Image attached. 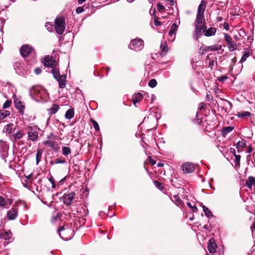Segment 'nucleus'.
Returning a JSON list of instances; mask_svg holds the SVG:
<instances>
[{
	"mask_svg": "<svg viewBox=\"0 0 255 255\" xmlns=\"http://www.w3.org/2000/svg\"><path fill=\"white\" fill-rule=\"evenodd\" d=\"M205 2L204 0H202L198 7L197 16L194 23L195 27V33L196 34V39L200 36L202 33H204L207 28L205 24L203 23L204 21V13L205 10Z\"/></svg>",
	"mask_w": 255,
	"mask_h": 255,
	"instance_id": "obj_1",
	"label": "nucleus"
},
{
	"mask_svg": "<svg viewBox=\"0 0 255 255\" xmlns=\"http://www.w3.org/2000/svg\"><path fill=\"white\" fill-rule=\"evenodd\" d=\"M65 18L64 17H57L55 20V29L56 32L61 34L65 28Z\"/></svg>",
	"mask_w": 255,
	"mask_h": 255,
	"instance_id": "obj_2",
	"label": "nucleus"
},
{
	"mask_svg": "<svg viewBox=\"0 0 255 255\" xmlns=\"http://www.w3.org/2000/svg\"><path fill=\"white\" fill-rule=\"evenodd\" d=\"M38 128L36 126L29 127L27 128L28 137L33 141H36L38 137Z\"/></svg>",
	"mask_w": 255,
	"mask_h": 255,
	"instance_id": "obj_3",
	"label": "nucleus"
},
{
	"mask_svg": "<svg viewBox=\"0 0 255 255\" xmlns=\"http://www.w3.org/2000/svg\"><path fill=\"white\" fill-rule=\"evenodd\" d=\"M129 47L134 51L141 50L143 47V41L140 39L132 40L130 42Z\"/></svg>",
	"mask_w": 255,
	"mask_h": 255,
	"instance_id": "obj_4",
	"label": "nucleus"
},
{
	"mask_svg": "<svg viewBox=\"0 0 255 255\" xmlns=\"http://www.w3.org/2000/svg\"><path fill=\"white\" fill-rule=\"evenodd\" d=\"M44 90L40 86H34L30 89L29 91L30 95L33 98L41 97L42 93H44Z\"/></svg>",
	"mask_w": 255,
	"mask_h": 255,
	"instance_id": "obj_5",
	"label": "nucleus"
},
{
	"mask_svg": "<svg viewBox=\"0 0 255 255\" xmlns=\"http://www.w3.org/2000/svg\"><path fill=\"white\" fill-rule=\"evenodd\" d=\"M60 237L65 241H68L71 239V237H66V234L72 232V230L70 228H65L64 226L60 227L57 230Z\"/></svg>",
	"mask_w": 255,
	"mask_h": 255,
	"instance_id": "obj_6",
	"label": "nucleus"
},
{
	"mask_svg": "<svg viewBox=\"0 0 255 255\" xmlns=\"http://www.w3.org/2000/svg\"><path fill=\"white\" fill-rule=\"evenodd\" d=\"M43 63L45 66L51 68L56 67L57 62L52 56H46L44 58Z\"/></svg>",
	"mask_w": 255,
	"mask_h": 255,
	"instance_id": "obj_7",
	"label": "nucleus"
},
{
	"mask_svg": "<svg viewBox=\"0 0 255 255\" xmlns=\"http://www.w3.org/2000/svg\"><path fill=\"white\" fill-rule=\"evenodd\" d=\"M182 170L184 173H191L195 170V166L193 163L187 162L182 165Z\"/></svg>",
	"mask_w": 255,
	"mask_h": 255,
	"instance_id": "obj_8",
	"label": "nucleus"
},
{
	"mask_svg": "<svg viewBox=\"0 0 255 255\" xmlns=\"http://www.w3.org/2000/svg\"><path fill=\"white\" fill-rule=\"evenodd\" d=\"M75 194L74 192H71L68 194H65L63 196V202L65 204L70 205L73 202L75 197Z\"/></svg>",
	"mask_w": 255,
	"mask_h": 255,
	"instance_id": "obj_9",
	"label": "nucleus"
},
{
	"mask_svg": "<svg viewBox=\"0 0 255 255\" xmlns=\"http://www.w3.org/2000/svg\"><path fill=\"white\" fill-rule=\"evenodd\" d=\"M32 50V47L31 46L29 45H24L21 47L20 52L21 56L23 57H25L29 55Z\"/></svg>",
	"mask_w": 255,
	"mask_h": 255,
	"instance_id": "obj_10",
	"label": "nucleus"
},
{
	"mask_svg": "<svg viewBox=\"0 0 255 255\" xmlns=\"http://www.w3.org/2000/svg\"><path fill=\"white\" fill-rule=\"evenodd\" d=\"M44 144L50 147L55 152H57L60 148L58 143L52 140L45 141Z\"/></svg>",
	"mask_w": 255,
	"mask_h": 255,
	"instance_id": "obj_11",
	"label": "nucleus"
},
{
	"mask_svg": "<svg viewBox=\"0 0 255 255\" xmlns=\"http://www.w3.org/2000/svg\"><path fill=\"white\" fill-rule=\"evenodd\" d=\"M15 130V126L13 124L6 125L3 129V132L6 134H10L14 132Z\"/></svg>",
	"mask_w": 255,
	"mask_h": 255,
	"instance_id": "obj_12",
	"label": "nucleus"
},
{
	"mask_svg": "<svg viewBox=\"0 0 255 255\" xmlns=\"http://www.w3.org/2000/svg\"><path fill=\"white\" fill-rule=\"evenodd\" d=\"M14 104L15 108L18 110L19 114L23 115L24 114L25 107L22 105L21 102L16 100L14 101Z\"/></svg>",
	"mask_w": 255,
	"mask_h": 255,
	"instance_id": "obj_13",
	"label": "nucleus"
},
{
	"mask_svg": "<svg viewBox=\"0 0 255 255\" xmlns=\"http://www.w3.org/2000/svg\"><path fill=\"white\" fill-rule=\"evenodd\" d=\"M7 216L10 220L15 219L17 216V210L15 208H11L7 212Z\"/></svg>",
	"mask_w": 255,
	"mask_h": 255,
	"instance_id": "obj_14",
	"label": "nucleus"
},
{
	"mask_svg": "<svg viewBox=\"0 0 255 255\" xmlns=\"http://www.w3.org/2000/svg\"><path fill=\"white\" fill-rule=\"evenodd\" d=\"M208 249L210 254H213L215 253L217 249V245L216 243L212 241V240H210L208 245Z\"/></svg>",
	"mask_w": 255,
	"mask_h": 255,
	"instance_id": "obj_15",
	"label": "nucleus"
},
{
	"mask_svg": "<svg viewBox=\"0 0 255 255\" xmlns=\"http://www.w3.org/2000/svg\"><path fill=\"white\" fill-rule=\"evenodd\" d=\"M66 75H63L56 79L59 83V86L60 88H64L65 87L66 84Z\"/></svg>",
	"mask_w": 255,
	"mask_h": 255,
	"instance_id": "obj_16",
	"label": "nucleus"
},
{
	"mask_svg": "<svg viewBox=\"0 0 255 255\" xmlns=\"http://www.w3.org/2000/svg\"><path fill=\"white\" fill-rule=\"evenodd\" d=\"M24 135V133L22 130H18V131H16V132L13 134L12 141L13 142L16 141L17 140L21 139Z\"/></svg>",
	"mask_w": 255,
	"mask_h": 255,
	"instance_id": "obj_17",
	"label": "nucleus"
},
{
	"mask_svg": "<svg viewBox=\"0 0 255 255\" xmlns=\"http://www.w3.org/2000/svg\"><path fill=\"white\" fill-rule=\"evenodd\" d=\"M11 233L10 231H5L3 230L2 231L0 234V238L5 241L9 240L11 238Z\"/></svg>",
	"mask_w": 255,
	"mask_h": 255,
	"instance_id": "obj_18",
	"label": "nucleus"
},
{
	"mask_svg": "<svg viewBox=\"0 0 255 255\" xmlns=\"http://www.w3.org/2000/svg\"><path fill=\"white\" fill-rule=\"evenodd\" d=\"M216 29L214 27H210L208 29H206L204 31V35L207 37L212 36L215 35Z\"/></svg>",
	"mask_w": 255,
	"mask_h": 255,
	"instance_id": "obj_19",
	"label": "nucleus"
},
{
	"mask_svg": "<svg viewBox=\"0 0 255 255\" xmlns=\"http://www.w3.org/2000/svg\"><path fill=\"white\" fill-rule=\"evenodd\" d=\"M234 128V127L232 126L224 127L222 129V135L223 136L226 137L228 133L231 132L233 130Z\"/></svg>",
	"mask_w": 255,
	"mask_h": 255,
	"instance_id": "obj_20",
	"label": "nucleus"
},
{
	"mask_svg": "<svg viewBox=\"0 0 255 255\" xmlns=\"http://www.w3.org/2000/svg\"><path fill=\"white\" fill-rule=\"evenodd\" d=\"M143 99L142 95L140 93H137L135 94L132 98L133 104L134 105L137 103L139 102Z\"/></svg>",
	"mask_w": 255,
	"mask_h": 255,
	"instance_id": "obj_21",
	"label": "nucleus"
},
{
	"mask_svg": "<svg viewBox=\"0 0 255 255\" xmlns=\"http://www.w3.org/2000/svg\"><path fill=\"white\" fill-rule=\"evenodd\" d=\"M246 184L249 188H251L253 186L255 185V177L249 176L247 180Z\"/></svg>",
	"mask_w": 255,
	"mask_h": 255,
	"instance_id": "obj_22",
	"label": "nucleus"
},
{
	"mask_svg": "<svg viewBox=\"0 0 255 255\" xmlns=\"http://www.w3.org/2000/svg\"><path fill=\"white\" fill-rule=\"evenodd\" d=\"M74 116V109L71 108V109H68L66 113H65V117L66 119H68V120H70L72 118H73Z\"/></svg>",
	"mask_w": 255,
	"mask_h": 255,
	"instance_id": "obj_23",
	"label": "nucleus"
},
{
	"mask_svg": "<svg viewBox=\"0 0 255 255\" xmlns=\"http://www.w3.org/2000/svg\"><path fill=\"white\" fill-rule=\"evenodd\" d=\"M178 29V25L174 23L171 26L170 30L168 33L169 35H175L176 32Z\"/></svg>",
	"mask_w": 255,
	"mask_h": 255,
	"instance_id": "obj_24",
	"label": "nucleus"
},
{
	"mask_svg": "<svg viewBox=\"0 0 255 255\" xmlns=\"http://www.w3.org/2000/svg\"><path fill=\"white\" fill-rule=\"evenodd\" d=\"M236 115L238 118H244L245 117H250L251 115V114L249 112L242 111L238 112Z\"/></svg>",
	"mask_w": 255,
	"mask_h": 255,
	"instance_id": "obj_25",
	"label": "nucleus"
},
{
	"mask_svg": "<svg viewBox=\"0 0 255 255\" xmlns=\"http://www.w3.org/2000/svg\"><path fill=\"white\" fill-rule=\"evenodd\" d=\"M62 154L64 156H67L68 155L70 154L71 153V148L68 146H63L62 147Z\"/></svg>",
	"mask_w": 255,
	"mask_h": 255,
	"instance_id": "obj_26",
	"label": "nucleus"
},
{
	"mask_svg": "<svg viewBox=\"0 0 255 255\" xmlns=\"http://www.w3.org/2000/svg\"><path fill=\"white\" fill-rule=\"evenodd\" d=\"M222 48L221 45H214L210 46H208L206 48V49L208 50L216 51L220 50Z\"/></svg>",
	"mask_w": 255,
	"mask_h": 255,
	"instance_id": "obj_27",
	"label": "nucleus"
},
{
	"mask_svg": "<svg viewBox=\"0 0 255 255\" xmlns=\"http://www.w3.org/2000/svg\"><path fill=\"white\" fill-rule=\"evenodd\" d=\"M51 73H52L54 78L56 80L61 76V75L60 74L59 69L55 68V67L51 68Z\"/></svg>",
	"mask_w": 255,
	"mask_h": 255,
	"instance_id": "obj_28",
	"label": "nucleus"
},
{
	"mask_svg": "<svg viewBox=\"0 0 255 255\" xmlns=\"http://www.w3.org/2000/svg\"><path fill=\"white\" fill-rule=\"evenodd\" d=\"M174 197V202H175V203L176 204V205L181 208L183 205V203L182 201V200H181V199L180 198V197L177 196V195H175L173 196Z\"/></svg>",
	"mask_w": 255,
	"mask_h": 255,
	"instance_id": "obj_29",
	"label": "nucleus"
},
{
	"mask_svg": "<svg viewBox=\"0 0 255 255\" xmlns=\"http://www.w3.org/2000/svg\"><path fill=\"white\" fill-rule=\"evenodd\" d=\"M160 49L162 52L166 53L168 50V46L166 41H163L161 42L160 44Z\"/></svg>",
	"mask_w": 255,
	"mask_h": 255,
	"instance_id": "obj_30",
	"label": "nucleus"
},
{
	"mask_svg": "<svg viewBox=\"0 0 255 255\" xmlns=\"http://www.w3.org/2000/svg\"><path fill=\"white\" fill-rule=\"evenodd\" d=\"M250 55H251V53H250L249 50H248L247 51H245L241 59L240 62L241 63H243V62L246 61L247 58H248Z\"/></svg>",
	"mask_w": 255,
	"mask_h": 255,
	"instance_id": "obj_31",
	"label": "nucleus"
},
{
	"mask_svg": "<svg viewBox=\"0 0 255 255\" xmlns=\"http://www.w3.org/2000/svg\"><path fill=\"white\" fill-rule=\"evenodd\" d=\"M202 208H203V210L205 213V215L208 218H211L212 217H213V215H212L211 211H210L209 210V209L207 207H206L205 206H203Z\"/></svg>",
	"mask_w": 255,
	"mask_h": 255,
	"instance_id": "obj_32",
	"label": "nucleus"
},
{
	"mask_svg": "<svg viewBox=\"0 0 255 255\" xmlns=\"http://www.w3.org/2000/svg\"><path fill=\"white\" fill-rule=\"evenodd\" d=\"M42 157V151L40 149H38L36 154V164L38 165L41 160Z\"/></svg>",
	"mask_w": 255,
	"mask_h": 255,
	"instance_id": "obj_33",
	"label": "nucleus"
},
{
	"mask_svg": "<svg viewBox=\"0 0 255 255\" xmlns=\"http://www.w3.org/2000/svg\"><path fill=\"white\" fill-rule=\"evenodd\" d=\"M59 107L57 105L53 104L52 107L49 109L50 114H55L59 110Z\"/></svg>",
	"mask_w": 255,
	"mask_h": 255,
	"instance_id": "obj_34",
	"label": "nucleus"
},
{
	"mask_svg": "<svg viewBox=\"0 0 255 255\" xmlns=\"http://www.w3.org/2000/svg\"><path fill=\"white\" fill-rule=\"evenodd\" d=\"M228 46L230 51H233L237 48L236 43L233 41L228 44Z\"/></svg>",
	"mask_w": 255,
	"mask_h": 255,
	"instance_id": "obj_35",
	"label": "nucleus"
},
{
	"mask_svg": "<svg viewBox=\"0 0 255 255\" xmlns=\"http://www.w3.org/2000/svg\"><path fill=\"white\" fill-rule=\"evenodd\" d=\"M187 205L188 207L189 208H190L193 212H196L197 211V208L196 207L195 204H194V203L191 204L190 202H188L187 203Z\"/></svg>",
	"mask_w": 255,
	"mask_h": 255,
	"instance_id": "obj_36",
	"label": "nucleus"
},
{
	"mask_svg": "<svg viewBox=\"0 0 255 255\" xmlns=\"http://www.w3.org/2000/svg\"><path fill=\"white\" fill-rule=\"evenodd\" d=\"M246 145V142L245 140H242L238 142L237 144V148H244Z\"/></svg>",
	"mask_w": 255,
	"mask_h": 255,
	"instance_id": "obj_37",
	"label": "nucleus"
},
{
	"mask_svg": "<svg viewBox=\"0 0 255 255\" xmlns=\"http://www.w3.org/2000/svg\"><path fill=\"white\" fill-rule=\"evenodd\" d=\"M157 85V82L155 79H151L148 82V86L151 88H154Z\"/></svg>",
	"mask_w": 255,
	"mask_h": 255,
	"instance_id": "obj_38",
	"label": "nucleus"
},
{
	"mask_svg": "<svg viewBox=\"0 0 255 255\" xmlns=\"http://www.w3.org/2000/svg\"><path fill=\"white\" fill-rule=\"evenodd\" d=\"M224 36L225 40L227 42V44H228L229 43H231V42L232 41V39L231 37L228 34L225 33H224Z\"/></svg>",
	"mask_w": 255,
	"mask_h": 255,
	"instance_id": "obj_39",
	"label": "nucleus"
},
{
	"mask_svg": "<svg viewBox=\"0 0 255 255\" xmlns=\"http://www.w3.org/2000/svg\"><path fill=\"white\" fill-rule=\"evenodd\" d=\"M66 162V160L63 158H57L55 161V164H64Z\"/></svg>",
	"mask_w": 255,
	"mask_h": 255,
	"instance_id": "obj_40",
	"label": "nucleus"
},
{
	"mask_svg": "<svg viewBox=\"0 0 255 255\" xmlns=\"http://www.w3.org/2000/svg\"><path fill=\"white\" fill-rule=\"evenodd\" d=\"M91 122L92 123V124L95 130L97 131L99 130L100 128L98 123L93 119H91Z\"/></svg>",
	"mask_w": 255,
	"mask_h": 255,
	"instance_id": "obj_41",
	"label": "nucleus"
},
{
	"mask_svg": "<svg viewBox=\"0 0 255 255\" xmlns=\"http://www.w3.org/2000/svg\"><path fill=\"white\" fill-rule=\"evenodd\" d=\"M153 183L157 188L160 190L163 189V186L162 184L158 181H154Z\"/></svg>",
	"mask_w": 255,
	"mask_h": 255,
	"instance_id": "obj_42",
	"label": "nucleus"
},
{
	"mask_svg": "<svg viewBox=\"0 0 255 255\" xmlns=\"http://www.w3.org/2000/svg\"><path fill=\"white\" fill-rule=\"evenodd\" d=\"M6 200L4 197L0 196V207H4L6 204Z\"/></svg>",
	"mask_w": 255,
	"mask_h": 255,
	"instance_id": "obj_43",
	"label": "nucleus"
},
{
	"mask_svg": "<svg viewBox=\"0 0 255 255\" xmlns=\"http://www.w3.org/2000/svg\"><path fill=\"white\" fill-rule=\"evenodd\" d=\"M45 26L49 32L52 31V25L49 22H46L45 24Z\"/></svg>",
	"mask_w": 255,
	"mask_h": 255,
	"instance_id": "obj_44",
	"label": "nucleus"
},
{
	"mask_svg": "<svg viewBox=\"0 0 255 255\" xmlns=\"http://www.w3.org/2000/svg\"><path fill=\"white\" fill-rule=\"evenodd\" d=\"M11 102L7 100L3 105L2 107L3 109H6L10 107L11 105Z\"/></svg>",
	"mask_w": 255,
	"mask_h": 255,
	"instance_id": "obj_45",
	"label": "nucleus"
},
{
	"mask_svg": "<svg viewBox=\"0 0 255 255\" xmlns=\"http://www.w3.org/2000/svg\"><path fill=\"white\" fill-rule=\"evenodd\" d=\"M48 180L52 184V187L54 188L55 187V181L53 177L51 176L49 178Z\"/></svg>",
	"mask_w": 255,
	"mask_h": 255,
	"instance_id": "obj_46",
	"label": "nucleus"
},
{
	"mask_svg": "<svg viewBox=\"0 0 255 255\" xmlns=\"http://www.w3.org/2000/svg\"><path fill=\"white\" fill-rule=\"evenodd\" d=\"M84 9L83 7H78L76 8V11L77 13L80 14L84 11Z\"/></svg>",
	"mask_w": 255,
	"mask_h": 255,
	"instance_id": "obj_47",
	"label": "nucleus"
},
{
	"mask_svg": "<svg viewBox=\"0 0 255 255\" xmlns=\"http://www.w3.org/2000/svg\"><path fill=\"white\" fill-rule=\"evenodd\" d=\"M235 159H236V163L238 164L239 163L241 159V156L239 155H236L235 154Z\"/></svg>",
	"mask_w": 255,
	"mask_h": 255,
	"instance_id": "obj_48",
	"label": "nucleus"
},
{
	"mask_svg": "<svg viewBox=\"0 0 255 255\" xmlns=\"http://www.w3.org/2000/svg\"><path fill=\"white\" fill-rule=\"evenodd\" d=\"M206 107V104L204 103H201L199 105V109L201 110L205 109Z\"/></svg>",
	"mask_w": 255,
	"mask_h": 255,
	"instance_id": "obj_49",
	"label": "nucleus"
},
{
	"mask_svg": "<svg viewBox=\"0 0 255 255\" xmlns=\"http://www.w3.org/2000/svg\"><path fill=\"white\" fill-rule=\"evenodd\" d=\"M175 39V35H169L168 40L170 41L173 42Z\"/></svg>",
	"mask_w": 255,
	"mask_h": 255,
	"instance_id": "obj_50",
	"label": "nucleus"
},
{
	"mask_svg": "<svg viewBox=\"0 0 255 255\" xmlns=\"http://www.w3.org/2000/svg\"><path fill=\"white\" fill-rule=\"evenodd\" d=\"M157 8L159 10L161 11L164 9V6L160 4H157Z\"/></svg>",
	"mask_w": 255,
	"mask_h": 255,
	"instance_id": "obj_51",
	"label": "nucleus"
},
{
	"mask_svg": "<svg viewBox=\"0 0 255 255\" xmlns=\"http://www.w3.org/2000/svg\"><path fill=\"white\" fill-rule=\"evenodd\" d=\"M34 72L37 75L39 74L41 72V69L39 67L36 68L35 69Z\"/></svg>",
	"mask_w": 255,
	"mask_h": 255,
	"instance_id": "obj_52",
	"label": "nucleus"
},
{
	"mask_svg": "<svg viewBox=\"0 0 255 255\" xmlns=\"http://www.w3.org/2000/svg\"><path fill=\"white\" fill-rule=\"evenodd\" d=\"M154 24L155 26H159L161 24V22L157 19H154Z\"/></svg>",
	"mask_w": 255,
	"mask_h": 255,
	"instance_id": "obj_53",
	"label": "nucleus"
},
{
	"mask_svg": "<svg viewBox=\"0 0 255 255\" xmlns=\"http://www.w3.org/2000/svg\"><path fill=\"white\" fill-rule=\"evenodd\" d=\"M2 112L4 114L5 118L10 115V112L9 111H5V110H2Z\"/></svg>",
	"mask_w": 255,
	"mask_h": 255,
	"instance_id": "obj_54",
	"label": "nucleus"
},
{
	"mask_svg": "<svg viewBox=\"0 0 255 255\" xmlns=\"http://www.w3.org/2000/svg\"><path fill=\"white\" fill-rule=\"evenodd\" d=\"M224 28L226 30H228L229 29V25L227 22H225L224 23Z\"/></svg>",
	"mask_w": 255,
	"mask_h": 255,
	"instance_id": "obj_55",
	"label": "nucleus"
},
{
	"mask_svg": "<svg viewBox=\"0 0 255 255\" xmlns=\"http://www.w3.org/2000/svg\"><path fill=\"white\" fill-rule=\"evenodd\" d=\"M5 118L4 114L2 110L0 111V120H3Z\"/></svg>",
	"mask_w": 255,
	"mask_h": 255,
	"instance_id": "obj_56",
	"label": "nucleus"
},
{
	"mask_svg": "<svg viewBox=\"0 0 255 255\" xmlns=\"http://www.w3.org/2000/svg\"><path fill=\"white\" fill-rule=\"evenodd\" d=\"M224 101L227 103L231 107H232V104L229 101L226 100H224Z\"/></svg>",
	"mask_w": 255,
	"mask_h": 255,
	"instance_id": "obj_57",
	"label": "nucleus"
},
{
	"mask_svg": "<svg viewBox=\"0 0 255 255\" xmlns=\"http://www.w3.org/2000/svg\"><path fill=\"white\" fill-rule=\"evenodd\" d=\"M227 78L226 77L223 76V77H221L220 81H224L225 80L227 79Z\"/></svg>",
	"mask_w": 255,
	"mask_h": 255,
	"instance_id": "obj_58",
	"label": "nucleus"
},
{
	"mask_svg": "<svg viewBox=\"0 0 255 255\" xmlns=\"http://www.w3.org/2000/svg\"><path fill=\"white\" fill-rule=\"evenodd\" d=\"M86 0H78V3L79 4H81L83 2H84V1H85Z\"/></svg>",
	"mask_w": 255,
	"mask_h": 255,
	"instance_id": "obj_59",
	"label": "nucleus"
},
{
	"mask_svg": "<svg viewBox=\"0 0 255 255\" xmlns=\"http://www.w3.org/2000/svg\"><path fill=\"white\" fill-rule=\"evenodd\" d=\"M150 162H151V163L152 165L155 164V163H156L155 161L154 160H153V159H151V160H150Z\"/></svg>",
	"mask_w": 255,
	"mask_h": 255,
	"instance_id": "obj_60",
	"label": "nucleus"
},
{
	"mask_svg": "<svg viewBox=\"0 0 255 255\" xmlns=\"http://www.w3.org/2000/svg\"><path fill=\"white\" fill-rule=\"evenodd\" d=\"M167 0L170 2L171 5H173L174 4V0Z\"/></svg>",
	"mask_w": 255,
	"mask_h": 255,
	"instance_id": "obj_61",
	"label": "nucleus"
},
{
	"mask_svg": "<svg viewBox=\"0 0 255 255\" xmlns=\"http://www.w3.org/2000/svg\"><path fill=\"white\" fill-rule=\"evenodd\" d=\"M163 164L162 163H158L157 164V166H158V167L163 166Z\"/></svg>",
	"mask_w": 255,
	"mask_h": 255,
	"instance_id": "obj_62",
	"label": "nucleus"
},
{
	"mask_svg": "<svg viewBox=\"0 0 255 255\" xmlns=\"http://www.w3.org/2000/svg\"><path fill=\"white\" fill-rule=\"evenodd\" d=\"M0 143H1V144H2V145H5V144H5V142H4L3 141H2V140H0Z\"/></svg>",
	"mask_w": 255,
	"mask_h": 255,
	"instance_id": "obj_63",
	"label": "nucleus"
},
{
	"mask_svg": "<svg viewBox=\"0 0 255 255\" xmlns=\"http://www.w3.org/2000/svg\"><path fill=\"white\" fill-rule=\"evenodd\" d=\"M214 61H210V63H209V65H210V66H211L212 65H213V64H214Z\"/></svg>",
	"mask_w": 255,
	"mask_h": 255,
	"instance_id": "obj_64",
	"label": "nucleus"
}]
</instances>
